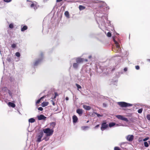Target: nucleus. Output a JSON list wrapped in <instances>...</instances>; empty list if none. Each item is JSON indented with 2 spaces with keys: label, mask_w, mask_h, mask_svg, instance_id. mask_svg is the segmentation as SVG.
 I'll return each mask as SVG.
<instances>
[{
  "label": "nucleus",
  "mask_w": 150,
  "mask_h": 150,
  "mask_svg": "<svg viewBox=\"0 0 150 150\" xmlns=\"http://www.w3.org/2000/svg\"><path fill=\"white\" fill-rule=\"evenodd\" d=\"M38 109L39 110L42 111L43 110V109L42 107H40L38 108Z\"/></svg>",
  "instance_id": "nucleus-37"
},
{
  "label": "nucleus",
  "mask_w": 150,
  "mask_h": 150,
  "mask_svg": "<svg viewBox=\"0 0 150 150\" xmlns=\"http://www.w3.org/2000/svg\"><path fill=\"white\" fill-rule=\"evenodd\" d=\"M56 98V96H54V97H53V99H54L55 98Z\"/></svg>",
  "instance_id": "nucleus-53"
},
{
  "label": "nucleus",
  "mask_w": 150,
  "mask_h": 150,
  "mask_svg": "<svg viewBox=\"0 0 150 150\" xmlns=\"http://www.w3.org/2000/svg\"><path fill=\"white\" fill-rule=\"evenodd\" d=\"M89 58L91 59V56H89L88 57Z\"/></svg>",
  "instance_id": "nucleus-52"
},
{
  "label": "nucleus",
  "mask_w": 150,
  "mask_h": 150,
  "mask_svg": "<svg viewBox=\"0 0 150 150\" xmlns=\"http://www.w3.org/2000/svg\"><path fill=\"white\" fill-rule=\"evenodd\" d=\"M148 60L150 61V59H148Z\"/></svg>",
  "instance_id": "nucleus-60"
},
{
  "label": "nucleus",
  "mask_w": 150,
  "mask_h": 150,
  "mask_svg": "<svg viewBox=\"0 0 150 150\" xmlns=\"http://www.w3.org/2000/svg\"><path fill=\"white\" fill-rule=\"evenodd\" d=\"M89 128V127L86 126H84L81 127V129L83 130H86V129Z\"/></svg>",
  "instance_id": "nucleus-23"
},
{
  "label": "nucleus",
  "mask_w": 150,
  "mask_h": 150,
  "mask_svg": "<svg viewBox=\"0 0 150 150\" xmlns=\"http://www.w3.org/2000/svg\"><path fill=\"white\" fill-rule=\"evenodd\" d=\"M58 94L57 93H55V95H54V96H56V97L57 96H58Z\"/></svg>",
  "instance_id": "nucleus-47"
},
{
  "label": "nucleus",
  "mask_w": 150,
  "mask_h": 150,
  "mask_svg": "<svg viewBox=\"0 0 150 150\" xmlns=\"http://www.w3.org/2000/svg\"><path fill=\"white\" fill-rule=\"evenodd\" d=\"M45 97V96H43L42 97H41L40 99L41 100L42 99H43V98H44Z\"/></svg>",
  "instance_id": "nucleus-44"
},
{
  "label": "nucleus",
  "mask_w": 150,
  "mask_h": 150,
  "mask_svg": "<svg viewBox=\"0 0 150 150\" xmlns=\"http://www.w3.org/2000/svg\"><path fill=\"white\" fill-rule=\"evenodd\" d=\"M7 60H8V61L9 62H10L11 61V59H10L9 58H8L7 59Z\"/></svg>",
  "instance_id": "nucleus-49"
},
{
  "label": "nucleus",
  "mask_w": 150,
  "mask_h": 150,
  "mask_svg": "<svg viewBox=\"0 0 150 150\" xmlns=\"http://www.w3.org/2000/svg\"><path fill=\"white\" fill-rule=\"evenodd\" d=\"M116 117L119 119L125 121L126 122H128V120L127 118H125L124 117L121 115H119L116 116Z\"/></svg>",
  "instance_id": "nucleus-4"
},
{
  "label": "nucleus",
  "mask_w": 150,
  "mask_h": 150,
  "mask_svg": "<svg viewBox=\"0 0 150 150\" xmlns=\"http://www.w3.org/2000/svg\"><path fill=\"white\" fill-rule=\"evenodd\" d=\"M37 117L39 120H45L46 118V117L43 115L38 116Z\"/></svg>",
  "instance_id": "nucleus-7"
},
{
  "label": "nucleus",
  "mask_w": 150,
  "mask_h": 150,
  "mask_svg": "<svg viewBox=\"0 0 150 150\" xmlns=\"http://www.w3.org/2000/svg\"><path fill=\"white\" fill-rule=\"evenodd\" d=\"M41 60H42V59H39L38 60L36 61L35 62V63L34 64V66H36L38 64H39V62L41 61Z\"/></svg>",
  "instance_id": "nucleus-16"
},
{
  "label": "nucleus",
  "mask_w": 150,
  "mask_h": 150,
  "mask_svg": "<svg viewBox=\"0 0 150 150\" xmlns=\"http://www.w3.org/2000/svg\"><path fill=\"white\" fill-rule=\"evenodd\" d=\"M127 140L129 142H132L134 139V137L132 135H129L126 137Z\"/></svg>",
  "instance_id": "nucleus-5"
},
{
  "label": "nucleus",
  "mask_w": 150,
  "mask_h": 150,
  "mask_svg": "<svg viewBox=\"0 0 150 150\" xmlns=\"http://www.w3.org/2000/svg\"><path fill=\"white\" fill-rule=\"evenodd\" d=\"M103 105L105 107H106V105L105 103H103Z\"/></svg>",
  "instance_id": "nucleus-54"
},
{
  "label": "nucleus",
  "mask_w": 150,
  "mask_h": 150,
  "mask_svg": "<svg viewBox=\"0 0 150 150\" xmlns=\"http://www.w3.org/2000/svg\"><path fill=\"white\" fill-rule=\"evenodd\" d=\"M149 139V137H147L143 139V141H145L148 140Z\"/></svg>",
  "instance_id": "nucleus-36"
},
{
  "label": "nucleus",
  "mask_w": 150,
  "mask_h": 150,
  "mask_svg": "<svg viewBox=\"0 0 150 150\" xmlns=\"http://www.w3.org/2000/svg\"><path fill=\"white\" fill-rule=\"evenodd\" d=\"M99 125H96V126L95 127V129H96V128H98V127H99Z\"/></svg>",
  "instance_id": "nucleus-43"
},
{
  "label": "nucleus",
  "mask_w": 150,
  "mask_h": 150,
  "mask_svg": "<svg viewBox=\"0 0 150 150\" xmlns=\"http://www.w3.org/2000/svg\"><path fill=\"white\" fill-rule=\"evenodd\" d=\"M8 93L9 94L10 96H11V97H12V93L9 91H8Z\"/></svg>",
  "instance_id": "nucleus-39"
},
{
  "label": "nucleus",
  "mask_w": 150,
  "mask_h": 150,
  "mask_svg": "<svg viewBox=\"0 0 150 150\" xmlns=\"http://www.w3.org/2000/svg\"><path fill=\"white\" fill-rule=\"evenodd\" d=\"M35 121V119L33 118H31L29 119V122L33 123V122H34Z\"/></svg>",
  "instance_id": "nucleus-18"
},
{
  "label": "nucleus",
  "mask_w": 150,
  "mask_h": 150,
  "mask_svg": "<svg viewBox=\"0 0 150 150\" xmlns=\"http://www.w3.org/2000/svg\"><path fill=\"white\" fill-rule=\"evenodd\" d=\"M114 41L115 42V44H116V47L117 48V50L118 52H120L121 50V49L120 47V45L118 44V43H117V42L114 39H113Z\"/></svg>",
  "instance_id": "nucleus-9"
},
{
  "label": "nucleus",
  "mask_w": 150,
  "mask_h": 150,
  "mask_svg": "<svg viewBox=\"0 0 150 150\" xmlns=\"http://www.w3.org/2000/svg\"><path fill=\"white\" fill-rule=\"evenodd\" d=\"M53 105H55V103H54V102H53Z\"/></svg>",
  "instance_id": "nucleus-55"
},
{
  "label": "nucleus",
  "mask_w": 150,
  "mask_h": 150,
  "mask_svg": "<svg viewBox=\"0 0 150 150\" xmlns=\"http://www.w3.org/2000/svg\"><path fill=\"white\" fill-rule=\"evenodd\" d=\"M84 61H86V62H87V61H88V60H87V59H84Z\"/></svg>",
  "instance_id": "nucleus-51"
},
{
  "label": "nucleus",
  "mask_w": 150,
  "mask_h": 150,
  "mask_svg": "<svg viewBox=\"0 0 150 150\" xmlns=\"http://www.w3.org/2000/svg\"><path fill=\"white\" fill-rule=\"evenodd\" d=\"M41 56H42V54H41Z\"/></svg>",
  "instance_id": "nucleus-59"
},
{
  "label": "nucleus",
  "mask_w": 150,
  "mask_h": 150,
  "mask_svg": "<svg viewBox=\"0 0 150 150\" xmlns=\"http://www.w3.org/2000/svg\"><path fill=\"white\" fill-rule=\"evenodd\" d=\"M105 4H104L103 5L104 6L105 5Z\"/></svg>",
  "instance_id": "nucleus-61"
},
{
  "label": "nucleus",
  "mask_w": 150,
  "mask_h": 150,
  "mask_svg": "<svg viewBox=\"0 0 150 150\" xmlns=\"http://www.w3.org/2000/svg\"><path fill=\"white\" fill-rule=\"evenodd\" d=\"M149 144H150V140L149 141Z\"/></svg>",
  "instance_id": "nucleus-57"
},
{
  "label": "nucleus",
  "mask_w": 150,
  "mask_h": 150,
  "mask_svg": "<svg viewBox=\"0 0 150 150\" xmlns=\"http://www.w3.org/2000/svg\"><path fill=\"white\" fill-rule=\"evenodd\" d=\"M43 135V133L42 131L37 134L35 137V138L36 139V142H37L39 143L42 141V138Z\"/></svg>",
  "instance_id": "nucleus-1"
},
{
  "label": "nucleus",
  "mask_w": 150,
  "mask_h": 150,
  "mask_svg": "<svg viewBox=\"0 0 150 150\" xmlns=\"http://www.w3.org/2000/svg\"><path fill=\"white\" fill-rule=\"evenodd\" d=\"M148 120H150V115H148L146 116Z\"/></svg>",
  "instance_id": "nucleus-35"
},
{
  "label": "nucleus",
  "mask_w": 150,
  "mask_h": 150,
  "mask_svg": "<svg viewBox=\"0 0 150 150\" xmlns=\"http://www.w3.org/2000/svg\"><path fill=\"white\" fill-rule=\"evenodd\" d=\"M30 7H31V8H32V7H34V9H36L37 8L36 7V6H35V5H34V4H32L31 5H30Z\"/></svg>",
  "instance_id": "nucleus-25"
},
{
  "label": "nucleus",
  "mask_w": 150,
  "mask_h": 150,
  "mask_svg": "<svg viewBox=\"0 0 150 150\" xmlns=\"http://www.w3.org/2000/svg\"><path fill=\"white\" fill-rule=\"evenodd\" d=\"M78 65L79 64L77 62L74 63L73 64V67L74 69H76L77 68Z\"/></svg>",
  "instance_id": "nucleus-15"
},
{
  "label": "nucleus",
  "mask_w": 150,
  "mask_h": 150,
  "mask_svg": "<svg viewBox=\"0 0 150 150\" xmlns=\"http://www.w3.org/2000/svg\"><path fill=\"white\" fill-rule=\"evenodd\" d=\"M117 104L121 107L126 108L128 107L131 106L132 105L131 104L123 102H118Z\"/></svg>",
  "instance_id": "nucleus-3"
},
{
  "label": "nucleus",
  "mask_w": 150,
  "mask_h": 150,
  "mask_svg": "<svg viewBox=\"0 0 150 150\" xmlns=\"http://www.w3.org/2000/svg\"><path fill=\"white\" fill-rule=\"evenodd\" d=\"M143 109L142 108L139 109L138 110V112L139 113H141L142 112Z\"/></svg>",
  "instance_id": "nucleus-27"
},
{
  "label": "nucleus",
  "mask_w": 150,
  "mask_h": 150,
  "mask_svg": "<svg viewBox=\"0 0 150 150\" xmlns=\"http://www.w3.org/2000/svg\"><path fill=\"white\" fill-rule=\"evenodd\" d=\"M79 8L80 10H82L85 9V7L82 5H80L79 6Z\"/></svg>",
  "instance_id": "nucleus-20"
},
{
  "label": "nucleus",
  "mask_w": 150,
  "mask_h": 150,
  "mask_svg": "<svg viewBox=\"0 0 150 150\" xmlns=\"http://www.w3.org/2000/svg\"><path fill=\"white\" fill-rule=\"evenodd\" d=\"M76 62L78 64L83 62L84 61L83 59L80 57L76 58Z\"/></svg>",
  "instance_id": "nucleus-8"
},
{
  "label": "nucleus",
  "mask_w": 150,
  "mask_h": 150,
  "mask_svg": "<svg viewBox=\"0 0 150 150\" xmlns=\"http://www.w3.org/2000/svg\"><path fill=\"white\" fill-rule=\"evenodd\" d=\"M52 124L53 125V127H54L55 125V123L54 122H52L51 124V125H52Z\"/></svg>",
  "instance_id": "nucleus-42"
},
{
  "label": "nucleus",
  "mask_w": 150,
  "mask_h": 150,
  "mask_svg": "<svg viewBox=\"0 0 150 150\" xmlns=\"http://www.w3.org/2000/svg\"><path fill=\"white\" fill-rule=\"evenodd\" d=\"M63 0H57V2H60L62 1Z\"/></svg>",
  "instance_id": "nucleus-46"
},
{
  "label": "nucleus",
  "mask_w": 150,
  "mask_h": 150,
  "mask_svg": "<svg viewBox=\"0 0 150 150\" xmlns=\"http://www.w3.org/2000/svg\"><path fill=\"white\" fill-rule=\"evenodd\" d=\"M27 29V27L25 25L23 26L21 29V31H24L25 30Z\"/></svg>",
  "instance_id": "nucleus-17"
},
{
  "label": "nucleus",
  "mask_w": 150,
  "mask_h": 150,
  "mask_svg": "<svg viewBox=\"0 0 150 150\" xmlns=\"http://www.w3.org/2000/svg\"><path fill=\"white\" fill-rule=\"evenodd\" d=\"M40 100H41L40 99L38 100L37 102H36V104H39L40 102Z\"/></svg>",
  "instance_id": "nucleus-41"
},
{
  "label": "nucleus",
  "mask_w": 150,
  "mask_h": 150,
  "mask_svg": "<svg viewBox=\"0 0 150 150\" xmlns=\"http://www.w3.org/2000/svg\"><path fill=\"white\" fill-rule=\"evenodd\" d=\"M65 99L66 100H69V98L68 97H66Z\"/></svg>",
  "instance_id": "nucleus-48"
},
{
  "label": "nucleus",
  "mask_w": 150,
  "mask_h": 150,
  "mask_svg": "<svg viewBox=\"0 0 150 150\" xmlns=\"http://www.w3.org/2000/svg\"><path fill=\"white\" fill-rule=\"evenodd\" d=\"M44 132L46 134V135L47 136H50L52 135L54 132L52 129H50L49 128L44 129L43 130Z\"/></svg>",
  "instance_id": "nucleus-2"
},
{
  "label": "nucleus",
  "mask_w": 150,
  "mask_h": 150,
  "mask_svg": "<svg viewBox=\"0 0 150 150\" xmlns=\"http://www.w3.org/2000/svg\"><path fill=\"white\" fill-rule=\"evenodd\" d=\"M100 7H102V8H101V9H102V10H103V6H100Z\"/></svg>",
  "instance_id": "nucleus-56"
},
{
  "label": "nucleus",
  "mask_w": 150,
  "mask_h": 150,
  "mask_svg": "<svg viewBox=\"0 0 150 150\" xmlns=\"http://www.w3.org/2000/svg\"><path fill=\"white\" fill-rule=\"evenodd\" d=\"M8 105L9 106L13 108H15L16 106L15 105L14 103L11 102L8 103Z\"/></svg>",
  "instance_id": "nucleus-12"
},
{
  "label": "nucleus",
  "mask_w": 150,
  "mask_h": 150,
  "mask_svg": "<svg viewBox=\"0 0 150 150\" xmlns=\"http://www.w3.org/2000/svg\"><path fill=\"white\" fill-rule=\"evenodd\" d=\"M4 1L6 2H9L11 1V0H4Z\"/></svg>",
  "instance_id": "nucleus-38"
},
{
  "label": "nucleus",
  "mask_w": 150,
  "mask_h": 150,
  "mask_svg": "<svg viewBox=\"0 0 150 150\" xmlns=\"http://www.w3.org/2000/svg\"><path fill=\"white\" fill-rule=\"evenodd\" d=\"M116 124L113 122H110L109 123V126L111 127L115 125Z\"/></svg>",
  "instance_id": "nucleus-19"
},
{
  "label": "nucleus",
  "mask_w": 150,
  "mask_h": 150,
  "mask_svg": "<svg viewBox=\"0 0 150 150\" xmlns=\"http://www.w3.org/2000/svg\"><path fill=\"white\" fill-rule=\"evenodd\" d=\"M124 71H126L127 70V69L126 68H125L124 69Z\"/></svg>",
  "instance_id": "nucleus-45"
},
{
  "label": "nucleus",
  "mask_w": 150,
  "mask_h": 150,
  "mask_svg": "<svg viewBox=\"0 0 150 150\" xmlns=\"http://www.w3.org/2000/svg\"><path fill=\"white\" fill-rule=\"evenodd\" d=\"M9 27L11 28H13V23H11L9 25Z\"/></svg>",
  "instance_id": "nucleus-26"
},
{
  "label": "nucleus",
  "mask_w": 150,
  "mask_h": 150,
  "mask_svg": "<svg viewBox=\"0 0 150 150\" xmlns=\"http://www.w3.org/2000/svg\"><path fill=\"white\" fill-rule=\"evenodd\" d=\"M144 144L145 147H148L149 146L147 142H144Z\"/></svg>",
  "instance_id": "nucleus-28"
},
{
  "label": "nucleus",
  "mask_w": 150,
  "mask_h": 150,
  "mask_svg": "<svg viewBox=\"0 0 150 150\" xmlns=\"http://www.w3.org/2000/svg\"><path fill=\"white\" fill-rule=\"evenodd\" d=\"M135 68L137 70H138L139 69V66H135Z\"/></svg>",
  "instance_id": "nucleus-40"
},
{
  "label": "nucleus",
  "mask_w": 150,
  "mask_h": 150,
  "mask_svg": "<svg viewBox=\"0 0 150 150\" xmlns=\"http://www.w3.org/2000/svg\"><path fill=\"white\" fill-rule=\"evenodd\" d=\"M103 16V15L100 16V17L101 18V19H102V21L101 22V23L102 25H104L105 24L104 20V19H103L102 18Z\"/></svg>",
  "instance_id": "nucleus-21"
},
{
  "label": "nucleus",
  "mask_w": 150,
  "mask_h": 150,
  "mask_svg": "<svg viewBox=\"0 0 150 150\" xmlns=\"http://www.w3.org/2000/svg\"><path fill=\"white\" fill-rule=\"evenodd\" d=\"M11 47L12 48H15L16 47V44H13L12 45H11Z\"/></svg>",
  "instance_id": "nucleus-34"
},
{
  "label": "nucleus",
  "mask_w": 150,
  "mask_h": 150,
  "mask_svg": "<svg viewBox=\"0 0 150 150\" xmlns=\"http://www.w3.org/2000/svg\"><path fill=\"white\" fill-rule=\"evenodd\" d=\"M48 103L47 102H44L41 104V105L43 107H45L48 105Z\"/></svg>",
  "instance_id": "nucleus-14"
},
{
  "label": "nucleus",
  "mask_w": 150,
  "mask_h": 150,
  "mask_svg": "<svg viewBox=\"0 0 150 150\" xmlns=\"http://www.w3.org/2000/svg\"><path fill=\"white\" fill-rule=\"evenodd\" d=\"M107 36L108 37H110L111 36V34L110 32L107 33Z\"/></svg>",
  "instance_id": "nucleus-32"
},
{
  "label": "nucleus",
  "mask_w": 150,
  "mask_h": 150,
  "mask_svg": "<svg viewBox=\"0 0 150 150\" xmlns=\"http://www.w3.org/2000/svg\"><path fill=\"white\" fill-rule=\"evenodd\" d=\"M73 122L74 123H76L78 120V118L75 115H74L72 117Z\"/></svg>",
  "instance_id": "nucleus-11"
},
{
  "label": "nucleus",
  "mask_w": 150,
  "mask_h": 150,
  "mask_svg": "<svg viewBox=\"0 0 150 150\" xmlns=\"http://www.w3.org/2000/svg\"><path fill=\"white\" fill-rule=\"evenodd\" d=\"M105 19H106V20H107V19H108V18H105Z\"/></svg>",
  "instance_id": "nucleus-58"
},
{
  "label": "nucleus",
  "mask_w": 150,
  "mask_h": 150,
  "mask_svg": "<svg viewBox=\"0 0 150 150\" xmlns=\"http://www.w3.org/2000/svg\"><path fill=\"white\" fill-rule=\"evenodd\" d=\"M76 112L80 116L83 113V110L81 109H77L76 110Z\"/></svg>",
  "instance_id": "nucleus-10"
},
{
  "label": "nucleus",
  "mask_w": 150,
  "mask_h": 150,
  "mask_svg": "<svg viewBox=\"0 0 150 150\" xmlns=\"http://www.w3.org/2000/svg\"><path fill=\"white\" fill-rule=\"evenodd\" d=\"M64 14L65 16L67 18L69 17V13L67 11H66L65 12Z\"/></svg>",
  "instance_id": "nucleus-22"
},
{
  "label": "nucleus",
  "mask_w": 150,
  "mask_h": 150,
  "mask_svg": "<svg viewBox=\"0 0 150 150\" xmlns=\"http://www.w3.org/2000/svg\"><path fill=\"white\" fill-rule=\"evenodd\" d=\"M16 55L17 57H20V53L19 52H17L16 53Z\"/></svg>",
  "instance_id": "nucleus-30"
},
{
  "label": "nucleus",
  "mask_w": 150,
  "mask_h": 150,
  "mask_svg": "<svg viewBox=\"0 0 150 150\" xmlns=\"http://www.w3.org/2000/svg\"><path fill=\"white\" fill-rule=\"evenodd\" d=\"M108 127V125L106 123H103L102 124L101 129L102 131L106 129Z\"/></svg>",
  "instance_id": "nucleus-6"
},
{
  "label": "nucleus",
  "mask_w": 150,
  "mask_h": 150,
  "mask_svg": "<svg viewBox=\"0 0 150 150\" xmlns=\"http://www.w3.org/2000/svg\"><path fill=\"white\" fill-rule=\"evenodd\" d=\"M114 150H120V149L119 147L115 146L114 147Z\"/></svg>",
  "instance_id": "nucleus-31"
},
{
  "label": "nucleus",
  "mask_w": 150,
  "mask_h": 150,
  "mask_svg": "<svg viewBox=\"0 0 150 150\" xmlns=\"http://www.w3.org/2000/svg\"><path fill=\"white\" fill-rule=\"evenodd\" d=\"M48 136H46L44 137L43 139H42V140H45V141H47L49 139V137H48Z\"/></svg>",
  "instance_id": "nucleus-24"
},
{
  "label": "nucleus",
  "mask_w": 150,
  "mask_h": 150,
  "mask_svg": "<svg viewBox=\"0 0 150 150\" xmlns=\"http://www.w3.org/2000/svg\"><path fill=\"white\" fill-rule=\"evenodd\" d=\"M76 85L78 89L81 88V86L79 84L76 83Z\"/></svg>",
  "instance_id": "nucleus-29"
},
{
  "label": "nucleus",
  "mask_w": 150,
  "mask_h": 150,
  "mask_svg": "<svg viewBox=\"0 0 150 150\" xmlns=\"http://www.w3.org/2000/svg\"><path fill=\"white\" fill-rule=\"evenodd\" d=\"M83 108L85 110H89L91 109V107L90 106H87L86 105H83Z\"/></svg>",
  "instance_id": "nucleus-13"
},
{
  "label": "nucleus",
  "mask_w": 150,
  "mask_h": 150,
  "mask_svg": "<svg viewBox=\"0 0 150 150\" xmlns=\"http://www.w3.org/2000/svg\"><path fill=\"white\" fill-rule=\"evenodd\" d=\"M94 113L96 115H97V117H100L102 116V115H100V114H98L97 112H94Z\"/></svg>",
  "instance_id": "nucleus-33"
},
{
  "label": "nucleus",
  "mask_w": 150,
  "mask_h": 150,
  "mask_svg": "<svg viewBox=\"0 0 150 150\" xmlns=\"http://www.w3.org/2000/svg\"><path fill=\"white\" fill-rule=\"evenodd\" d=\"M115 126H116V127H117V126H119V125L118 124H116V125H115Z\"/></svg>",
  "instance_id": "nucleus-50"
}]
</instances>
